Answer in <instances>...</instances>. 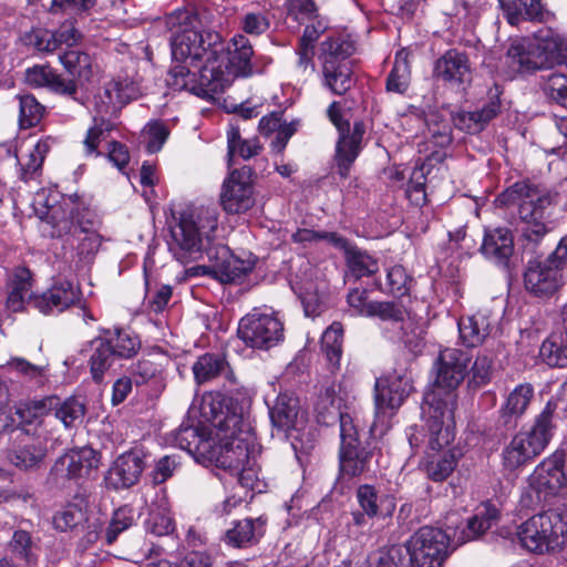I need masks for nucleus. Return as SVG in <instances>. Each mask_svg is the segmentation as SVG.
Listing matches in <instances>:
<instances>
[{
  "label": "nucleus",
  "instance_id": "40",
  "mask_svg": "<svg viewBox=\"0 0 567 567\" xmlns=\"http://www.w3.org/2000/svg\"><path fill=\"white\" fill-rule=\"evenodd\" d=\"M89 502L86 495L79 493L55 514L53 524L56 529L66 532L82 524L86 519Z\"/></svg>",
  "mask_w": 567,
  "mask_h": 567
},
{
  "label": "nucleus",
  "instance_id": "54",
  "mask_svg": "<svg viewBox=\"0 0 567 567\" xmlns=\"http://www.w3.org/2000/svg\"><path fill=\"white\" fill-rule=\"evenodd\" d=\"M354 45L343 38H329L321 43V59L331 62H350L348 58L353 53Z\"/></svg>",
  "mask_w": 567,
  "mask_h": 567
},
{
  "label": "nucleus",
  "instance_id": "14",
  "mask_svg": "<svg viewBox=\"0 0 567 567\" xmlns=\"http://www.w3.org/2000/svg\"><path fill=\"white\" fill-rule=\"evenodd\" d=\"M250 174L249 167L234 169L224 182L220 202L227 213L241 214L254 206L255 197Z\"/></svg>",
  "mask_w": 567,
  "mask_h": 567
},
{
  "label": "nucleus",
  "instance_id": "51",
  "mask_svg": "<svg viewBox=\"0 0 567 567\" xmlns=\"http://www.w3.org/2000/svg\"><path fill=\"white\" fill-rule=\"evenodd\" d=\"M113 128L114 124L110 120L100 115L95 116L93 118V126L87 130L86 136L83 141L85 154L87 156H100L101 153L97 151V147Z\"/></svg>",
  "mask_w": 567,
  "mask_h": 567
},
{
  "label": "nucleus",
  "instance_id": "4",
  "mask_svg": "<svg viewBox=\"0 0 567 567\" xmlns=\"http://www.w3.org/2000/svg\"><path fill=\"white\" fill-rule=\"evenodd\" d=\"M471 357L461 349L446 348L436 360V378L431 391L424 395L422 411L429 416L430 446L440 449L453 441L452 431L456 389L467 374Z\"/></svg>",
  "mask_w": 567,
  "mask_h": 567
},
{
  "label": "nucleus",
  "instance_id": "38",
  "mask_svg": "<svg viewBox=\"0 0 567 567\" xmlns=\"http://www.w3.org/2000/svg\"><path fill=\"white\" fill-rule=\"evenodd\" d=\"M51 138L40 140L25 156L18 158L19 178L25 183L37 179L42 173L43 162L51 148Z\"/></svg>",
  "mask_w": 567,
  "mask_h": 567
},
{
  "label": "nucleus",
  "instance_id": "10",
  "mask_svg": "<svg viewBox=\"0 0 567 567\" xmlns=\"http://www.w3.org/2000/svg\"><path fill=\"white\" fill-rule=\"evenodd\" d=\"M238 337L246 346L269 349L284 339V323L272 312L254 310L239 321Z\"/></svg>",
  "mask_w": 567,
  "mask_h": 567
},
{
  "label": "nucleus",
  "instance_id": "29",
  "mask_svg": "<svg viewBox=\"0 0 567 567\" xmlns=\"http://www.w3.org/2000/svg\"><path fill=\"white\" fill-rule=\"evenodd\" d=\"M497 518V509L491 505H484L466 520L463 527H455L453 537L458 545L474 540L488 530Z\"/></svg>",
  "mask_w": 567,
  "mask_h": 567
},
{
  "label": "nucleus",
  "instance_id": "3",
  "mask_svg": "<svg viewBox=\"0 0 567 567\" xmlns=\"http://www.w3.org/2000/svg\"><path fill=\"white\" fill-rule=\"evenodd\" d=\"M202 410L219 441L212 442L204 462L229 472L243 487H252L257 480L254 439L243 415L229 399L221 396L205 401Z\"/></svg>",
  "mask_w": 567,
  "mask_h": 567
},
{
  "label": "nucleus",
  "instance_id": "61",
  "mask_svg": "<svg viewBox=\"0 0 567 567\" xmlns=\"http://www.w3.org/2000/svg\"><path fill=\"white\" fill-rule=\"evenodd\" d=\"M146 140V151L151 154L157 153L169 136L168 127L158 121L148 123L143 131Z\"/></svg>",
  "mask_w": 567,
  "mask_h": 567
},
{
  "label": "nucleus",
  "instance_id": "9",
  "mask_svg": "<svg viewBox=\"0 0 567 567\" xmlns=\"http://www.w3.org/2000/svg\"><path fill=\"white\" fill-rule=\"evenodd\" d=\"M450 536L440 528L420 527L405 543L410 560L417 567H442L449 555Z\"/></svg>",
  "mask_w": 567,
  "mask_h": 567
},
{
  "label": "nucleus",
  "instance_id": "59",
  "mask_svg": "<svg viewBox=\"0 0 567 567\" xmlns=\"http://www.w3.org/2000/svg\"><path fill=\"white\" fill-rule=\"evenodd\" d=\"M10 372H16L28 381H33L37 384L44 382L45 368L43 365L34 364L21 357H12L6 364Z\"/></svg>",
  "mask_w": 567,
  "mask_h": 567
},
{
  "label": "nucleus",
  "instance_id": "25",
  "mask_svg": "<svg viewBox=\"0 0 567 567\" xmlns=\"http://www.w3.org/2000/svg\"><path fill=\"white\" fill-rule=\"evenodd\" d=\"M482 254L502 267H507L514 252V239L508 228L499 227L485 233Z\"/></svg>",
  "mask_w": 567,
  "mask_h": 567
},
{
  "label": "nucleus",
  "instance_id": "18",
  "mask_svg": "<svg viewBox=\"0 0 567 567\" xmlns=\"http://www.w3.org/2000/svg\"><path fill=\"white\" fill-rule=\"evenodd\" d=\"M100 227L101 219L90 209H83L79 215V230L70 240H76L75 256L79 262L87 265L97 254L102 244V236L99 234Z\"/></svg>",
  "mask_w": 567,
  "mask_h": 567
},
{
  "label": "nucleus",
  "instance_id": "45",
  "mask_svg": "<svg viewBox=\"0 0 567 567\" xmlns=\"http://www.w3.org/2000/svg\"><path fill=\"white\" fill-rule=\"evenodd\" d=\"M92 353L89 359L90 372L96 383L104 380L105 373L111 369L115 361V355L111 348L102 338L92 341Z\"/></svg>",
  "mask_w": 567,
  "mask_h": 567
},
{
  "label": "nucleus",
  "instance_id": "23",
  "mask_svg": "<svg viewBox=\"0 0 567 567\" xmlns=\"http://www.w3.org/2000/svg\"><path fill=\"white\" fill-rule=\"evenodd\" d=\"M543 449L526 432L516 433L503 449L502 464L507 471H515L534 460Z\"/></svg>",
  "mask_w": 567,
  "mask_h": 567
},
{
  "label": "nucleus",
  "instance_id": "6",
  "mask_svg": "<svg viewBox=\"0 0 567 567\" xmlns=\"http://www.w3.org/2000/svg\"><path fill=\"white\" fill-rule=\"evenodd\" d=\"M330 419L339 417L340 446L339 466L344 476L357 477L370 470L372 460L377 454V444L373 440H362V431L349 413L330 411ZM318 421L329 424V417L320 411L318 405Z\"/></svg>",
  "mask_w": 567,
  "mask_h": 567
},
{
  "label": "nucleus",
  "instance_id": "53",
  "mask_svg": "<svg viewBox=\"0 0 567 567\" xmlns=\"http://www.w3.org/2000/svg\"><path fill=\"white\" fill-rule=\"evenodd\" d=\"M9 549L17 558L32 563L37 557L38 546L29 532L17 529L9 542Z\"/></svg>",
  "mask_w": 567,
  "mask_h": 567
},
{
  "label": "nucleus",
  "instance_id": "49",
  "mask_svg": "<svg viewBox=\"0 0 567 567\" xmlns=\"http://www.w3.org/2000/svg\"><path fill=\"white\" fill-rule=\"evenodd\" d=\"M227 146L229 165H231V161L235 154H238L243 159H249L258 155L262 150V146L257 138H241L239 128L233 125L227 132Z\"/></svg>",
  "mask_w": 567,
  "mask_h": 567
},
{
  "label": "nucleus",
  "instance_id": "13",
  "mask_svg": "<svg viewBox=\"0 0 567 567\" xmlns=\"http://www.w3.org/2000/svg\"><path fill=\"white\" fill-rule=\"evenodd\" d=\"M100 465L97 453L84 446L61 455L53 464L50 478L56 486L63 487L68 481L87 477Z\"/></svg>",
  "mask_w": 567,
  "mask_h": 567
},
{
  "label": "nucleus",
  "instance_id": "27",
  "mask_svg": "<svg viewBox=\"0 0 567 567\" xmlns=\"http://www.w3.org/2000/svg\"><path fill=\"white\" fill-rule=\"evenodd\" d=\"M410 384L401 378L378 379L375 382V409L378 412L395 410L410 392Z\"/></svg>",
  "mask_w": 567,
  "mask_h": 567
},
{
  "label": "nucleus",
  "instance_id": "24",
  "mask_svg": "<svg viewBox=\"0 0 567 567\" xmlns=\"http://www.w3.org/2000/svg\"><path fill=\"white\" fill-rule=\"evenodd\" d=\"M196 384L202 385L218 378H225L230 384L236 383V377L225 354L205 353L197 358L192 367Z\"/></svg>",
  "mask_w": 567,
  "mask_h": 567
},
{
  "label": "nucleus",
  "instance_id": "58",
  "mask_svg": "<svg viewBox=\"0 0 567 567\" xmlns=\"http://www.w3.org/2000/svg\"><path fill=\"white\" fill-rule=\"evenodd\" d=\"M368 317L378 318L385 322H402L405 318L404 307L396 301H372Z\"/></svg>",
  "mask_w": 567,
  "mask_h": 567
},
{
  "label": "nucleus",
  "instance_id": "55",
  "mask_svg": "<svg viewBox=\"0 0 567 567\" xmlns=\"http://www.w3.org/2000/svg\"><path fill=\"white\" fill-rule=\"evenodd\" d=\"M135 520V513L134 509L128 506L124 505L120 508H117L112 516V519L105 530V540L109 545L113 544L117 536L130 528Z\"/></svg>",
  "mask_w": 567,
  "mask_h": 567
},
{
  "label": "nucleus",
  "instance_id": "12",
  "mask_svg": "<svg viewBox=\"0 0 567 567\" xmlns=\"http://www.w3.org/2000/svg\"><path fill=\"white\" fill-rule=\"evenodd\" d=\"M567 457L564 451H555L543 460L529 475V486L545 496L567 493Z\"/></svg>",
  "mask_w": 567,
  "mask_h": 567
},
{
  "label": "nucleus",
  "instance_id": "33",
  "mask_svg": "<svg viewBox=\"0 0 567 567\" xmlns=\"http://www.w3.org/2000/svg\"><path fill=\"white\" fill-rule=\"evenodd\" d=\"M102 338L110 346L111 351L116 359L126 360L135 357L141 348L142 341L140 337L125 329L115 328L114 330H103Z\"/></svg>",
  "mask_w": 567,
  "mask_h": 567
},
{
  "label": "nucleus",
  "instance_id": "11",
  "mask_svg": "<svg viewBox=\"0 0 567 567\" xmlns=\"http://www.w3.org/2000/svg\"><path fill=\"white\" fill-rule=\"evenodd\" d=\"M328 116L340 133L334 159L337 163L338 174L341 178L346 179L349 177L351 166L360 153L365 127L362 122H355L352 131L350 132L349 123L342 121L340 104L338 102H332L330 104L328 109Z\"/></svg>",
  "mask_w": 567,
  "mask_h": 567
},
{
  "label": "nucleus",
  "instance_id": "7",
  "mask_svg": "<svg viewBox=\"0 0 567 567\" xmlns=\"http://www.w3.org/2000/svg\"><path fill=\"white\" fill-rule=\"evenodd\" d=\"M517 537L534 554L559 550L567 543V516L555 509L533 515L518 526Z\"/></svg>",
  "mask_w": 567,
  "mask_h": 567
},
{
  "label": "nucleus",
  "instance_id": "32",
  "mask_svg": "<svg viewBox=\"0 0 567 567\" xmlns=\"http://www.w3.org/2000/svg\"><path fill=\"white\" fill-rule=\"evenodd\" d=\"M32 276L27 268H17L9 282V291L7 297V308L13 312L22 311L29 302L30 296H35L31 292Z\"/></svg>",
  "mask_w": 567,
  "mask_h": 567
},
{
  "label": "nucleus",
  "instance_id": "17",
  "mask_svg": "<svg viewBox=\"0 0 567 567\" xmlns=\"http://www.w3.org/2000/svg\"><path fill=\"white\" fill-rule=\"evenodd\" d=\"M145 468V457L141 451L131 450L118 455L110 466L105 483L114 491L134 486Z\"/></svg>",
  "mask_w": 567,
  "mask_h": 567
},
{
  "label": "nucleus",
  "instance_id": "60",
  "mask_svg": "<svg viewBox=\"0 0 567 567\" xmlns=\"http://www.w3.org/2000/svg\"><path fill=\"white\" fill-rule=\"evenodd\" d=\"M540 87L543 92L558 103L567 100V75L554 72L542 78Z\"/></svg>",
  "mask_w": 567,
  "mask_h": 567
},
{
  "label": "nucleus",
  "instance_id": "42",
  "mask_svg": "<svg viewBox=\"0 0 567 567\" xmlns=\"http://www.w3.org/2000/svg\"><path fill=\"white\" fill-rule=\"evenodd\" d=\"M355 497L360 508L368 514L369 518L378 516L390 517L394 513V502L386 499V505L383 507L384 502L380 499L378 491L372 485H360L357 488Z\"/></svg>",
  "mask_w": 567,
  "mask_h": 567
},
{
  "label": "nucleus",
  "instance_id": "21",
  "mask_svg": "<svg viewBox=\"0 0 567 567\" xmlns=\"http://www.w3.org/2000/svg\"><path fill=\"white\" fill-rule=\"evenodd\" d=\"M533 39H522L511 43L507 49L509 65L519 73H534L549 69Z\"/></svg>",
  "mask_w": 567,
  "mask_h": 567
},
{
  "label": "nucleus",
  "instance_id": "47",
  "mask_svg": "<svg viewBox=\"0 0 567 567\" xmlns=\"http://www.w3.org/2000/svg\"><path fill=\"white\" fill-rule=\"evenodd\" d=\"M342 339L343 329L340 322H333L321 337V350L332 371L340 365Z\"/></svg>",
  "mask_w": 567,
  "mask_h": 567
},
{
  "label": "nucleus",
  "instance_id": "1",
  "mask_svg": "<svg viewBox=\"0 0 567 567\" xmlns=\"http://www.w3.org/2000/svg\"><path fill=\"white\" fill-rule=\"evenodd\" d=\"M171 32L172 56L167 84L175 90H187L204 99H214L224 91L234 76H250L255 72L254 50L244 34H236L228 44L221 35L205 29L193 8L177 9L165 18Z\"/></svg>",
  "mask_w": 567,
  "mask_h": 567
},
{
  "label": "nucleus",
  "instance_id": "62",
  "mask_svg": "<svg viewBox=\"0 0 567 567\" xmlns=\"http://www.w3.org/2000/svg\"><path fill=\"white\" fill-rule=\"evenodd\" d=\"M145 286L147 308L155 313L164 311L173 295L172 287L169 285H162L152 292L147 280Z\"/></svg>",
  "mask_w": 567,
  "mask_h": 567
},
{
  "label": "nucleus",
  "instance_id": "48",
  "mask_svg": "<svg viewBox=\"0 0 567 567\" xmlns=\"http://www.w3.org/2000/svg\"><path fill=\"white\" fill-rule=\"evenodd\" d=\"M45 455V446L40 442H32L13 450L9 455V460L21 470H32L43 462Z\"/></svg>",
  "mask_w": 567,
  "mask_h": 567
},
{
  "label": "nucleus",
  "instance_id": "46",
  "mask_svg": "<svg viewBox=\"0 0 567 567\" xmlns=\"http://www.w3.org/2000/svg\"><path fill=\"white\" fill-rule=\"evenodd\" d=\"M344 259L350 274L355 279L372 276L379 270L378 260L354 245L348 249Z\"/></svg>",
  "mask_w": 567,
  "mask_h": 567
},
{
  "label": "nucleus",
  "instance_id": "28",
  "mask_svg": "<svg viewBox=\"0 0 567 567\" xmlns=\"http://www.w3.org/2000/svg\"><path fill=\"white\" fill-rule=\"evenodd\" d=\"M534 398V389L529 383H522L509 392L499 413V419L504 425L513 429L517 425L518 419L526 412L532 399Z\"/></svg>",
  "mask_w": 567,
  "mask_h": 567
},
{
  "label": "nucleus",
  "instance_id": "22",
  "mask_svg": "<svg viewBox=\"0 0 567 567\" xmlns=\"http://www.w3.org/2000/svg\"><path fill=\"white\" fill-rule=\"evenodd\" d=\"M433 75L450 85H461L471 80L468 56L455 49L446 51L434 65Z\"/></svg>",
  "mask_w": 567,
  "mask_h": 567
},
{
  "label": "nucleus",
  "instance_id": "15",
  "mask_svg": "<svg viewBox=\"0 0 567 567\" xmlns=\"http://www.w3.org/2000/svg\"><path fill=\"white\" fill-rule=\"evenodd\" d=\"M138 94L136 85L128 79H112L94 95L93 107L97 115L105 118L116 116Z\"/></svg>",
  "mask_w": 567,
  "mask_h": 567
},
{
  "label": "nucleus",
  "instance_id": "19",
  "mask_svg": "<svg viewBox=\"0 0 567 567\" xmlns=\"http://www.w3.org/2000/svg\"><path fill=\"white\" fill-rule=\"evenodd\" d=\"M561 285V272L557 266H551L545 260H529L524 272L525 289L539 298L554 295Z\"/></svg>",
  "mask_w": 567,
  "mask_h": 567
},
{
  "label": "nucleus",
  "instance_id": "63",
  "mask_svg": "<svg viewBox=\"0 0 567 567\" xmlns=\"http://www.w3.org/2000/svg\"><path fill=\"white\" fill-rule=\"evenodd\" d=\"M470 383L475 386H482L491 381L492 377V359L483 353L476 357L471 370Z\"/></svg>",
  "mask_w": 567,
  "mask_h": 567
},
{
  "label": "nucleus",
  "instance_id": "31",
  "mask_svg": "<svg viewBox=\"0 0 567 567\" xmlns=\"http://www.w3.org/2000/svg\"><path fill=\"white\" fill-rule=\"evenodd\" d=\"M59 60L72 76L66 81L76 83V91L91 80L93 75L92 59L87 53L78 49H66L59 54Z\"/></svg>",
  "mask_w": 567,
  "mask_h": 567
},
{
  "label": "nucleus",
  "instance_id": "36",
  "mask_svg": "<svg viewBox=\"0 0 567 567\" xmlns=\"http://www.w3.org/2000/svg\"><path fill=\"white\" fill-rule=\"evenodd\" d=\"M323 84L332 93L342 95L354 84L351 62H331L322 63Z\"/></svg>",
  "mask_w": 567,
  "mask_h": 567
},
{
  "label": "nucleus",
  "instance_id": "20",
  "mask_svg": "<svg viewBox=\"0 0 567 567\" xmlns=\"http://www.w3.org/2000/svg\"><path fill=\"white\" fill-rule=\"evenodd\" d=\"M498 312L487 307L458 321L460 338L466 347H477L492 333L498 322Z\"/></svg>",
  "mask_w": 567,
  "mask_h": 567
},
{
  "label": "nucleus",
  "instance_id": "50",
  "mask_svg": "<svg viewBox=\"0 0 567 567\" xmlns=\"http://www.w3.org/2000/svg\"><path fill=\"white\" fill-rule=\"evenodd\" d=\"M409 53L400 50L394 60L393 68L386 79L388 91L404 93L409 86L410 66L408 62Z\"/></svg>",
  "mask_w": 567,
  "mask_h": 567
},
{
  "label": "nucleus",
  "instance_id": "16",
  "mask_svg": "<svg viewBox=\"0 0 567 567\" xmlns=\"http://www.w3.org/2000/svg\"><path fill=\"white\" fill-rule=\"evenodd\" d=\"M82 291L80 285L68 279L56 280L47 291L39 296H30L29 302L42 313L62 312L65 309L81 305Z\"/></svg>",
  "mask_w": 567,
  "mask_h": 567
},
{
  "label": "nucleus",
  "instance_id": "52",
  "mask_svg": "<svg viewBox=\"0 0 567 567\" xmlns=\"http://www.w3.org/2000/svg\"><path fill=\"white\" fill-rule=\"evenodd\" d=\"M19 124L22 128H29L40 123L45 107L33 95H19Z\"/></svg>",
  "mask_w": 567,
  "mask_h": 567
},
{
  "label": "nucleus",
  "instance_id": "57",
  "mask_svg": "<svg viewBox=\"0 0 567 567\" xmlns=\"http://www.w3.org/2000/svg\"><path fill=\"white\" fill-rule=\"evenodd\" d=\"M53 411L65 427H72L78 422H82L85 414V405L75 398H69L62 403L59 401V405Z\"/></svg>",
  "mask_w": 567,
  "mask_h": 567
},
{
  "label": "nucleus",
  "instance_id": "8",
  "mask_svg": "<svg viewBox=\"0 0 567 567\" xmlns=\"http://www.w3.org/2000/svg\"><path fill=\"white\" fill-rule=\"evenodd\" d=\"M35 213L40 217V231L50 238H61L70 243L71 237L79 230L80 208L72 202L50 205L44 202V192L38 193L34 199Z\"/></svg>",
  "mask_w": 567,
  "mask_h": 567
},
{
  "label": "nucleus",
  "instance_id": "26",
  "mask_svg": "<svg viewBox=\"0 0 567 567\" xmlns=\"http://www.w3.org/2000/svg\"><path fill=\"white\" fill-rule=\"evenodd\" d=\"M27 82L34 86H48L54 93L71 97L76 102L81 99L76 96V83L66 81L61 74L49 66H33L27 70Z\"/></svg>",
  "mask_w": 567,
  "mask_h": 567
},
{
  "label": "nucleus",
  "instance_id": "34",
  "mask_svg": "<svg viewBox=\"0 0 567 567\" xmlns=\"http://www.w3.org/2000/svg\"><path fill=\"white\" fill-rule=\"evenodd\" d=\"M557 402L549 400L544 409L535 416L530 430L526 431L543 449L549 444L557 427Z\"/></svg>",
  "mask_w": 567,
  "mask_h": 567
},
{
  "label": "nucleus",
  "instance_id": "30",
  "mask_svg": "<svg viewBox=\"0 0 567 567\" xmlns=\"http://www.w3.org/2000/svg\"><path fill=\"white\" fill-rule=\"evenodd\" d=\"M549 69L567 64V38L553 29L539 30L533 38Z\"/></svg>",
  "mask_w": 567,
  "mask_h": 567
},
{
  "label": "nucleus",
  "instance_id": "39",
  "mask_svg": "<svg viewBox=\"0 0 567 567\" xmlns=\"http://www.w3.org/2000/svg\"><path fill=\"white\" fill-rule=\"evenodd\" d=\"M265 520L245 518L235 523L226 533V542L234 547H245L255 544L264 535Z\"/></svg>",
  "mask_w": 567,
  "mask_h": 567
},
{
  "label": "nucleus",
  "instance_id": "5",
  "mask_svg": "<svg viewBox=\"0 0 567 567\" xmlns=\"http://www.w3.org/2000/svg\"><path fill=\"white\" fill-rule=\"evenodd\" d=\"M557 194L529 182H517L497 198L502 205H518V231L525 247H536L549 233L546 220L549 207L556 203Z\"/></svg>",
  "mask_w": 567,
  "mask_h": 567
},
{
  "label": "nucleus",
  "instance_id": "37",
  "mask_svg": "<svg viewBox=\"0 0 567 567\" xmlns=\"http://www.w3.org/2000/svg\"><path fill=\"white\" fill-rule=\"evenodd\" d=\"M269 413L274 426L288 432L296 426L299 414V401L293 394L280 393Z\"/></svg>",
  "mask_w": 567,
  "mask_h": 567
},
{
  "label": "nucleus",
  "instance_id": "64",
  "mask_svg": "<svg viewBox=\"0 0 567 567\" xmlns=\"http://www.w3.org/2000/svg\"><path fill=\"white\" fill-rule=\"evenodd\" d=\"M406 548L392 545L379 551L377 567H402L406 560Z\"/></svg>",
  "mask_w": 567,
  "mask_h": 567
},
{
  "label": "nucleus",
  "instance_id": "56",
  "mask_svg": "<svg viewBox=\"0 0 567 567\" xmlns=\"http://www.w3.org/2000/svg\"><path fill=\"white\" fill-rule=\"evenodd\" d=\"M127 372L136 385H142L161 375L162 367L147 355L133 362L127 368Z\"/></svg>",
  "mask_w": 567,
  "mask_h": 567
},
{
  "label": "nucleus",
  "instance_id": "44",
  "mask_svg": "<svg viewBox=\"0 0 567 567\" xmlns=\"http://www.w3.org/2000/svg\"><path fill=\"white\" fill-rule=\"evenodd\" d=\"M59 405L58 396H47L41 400H33L20 404L16 409V414L21 425L41 424L43 416L49 414Z\"/></svg>",
  "mask_w": 567,
  "mask_h": 567
},
{
  "label": "nucleus",
  "instance_id": "2",
  "mask_svg": "<svg viewBox=\"0 0 567 567\" xmlns=\"http://www.w3.org/2000/svg\"><path fill=\"white\" fill-rule=\"evenodd\" d=\"M217 225L218 215L214 208L183 212L178 223L171 229V249L182 262L197 260L206 252L212 264L202 266L203 272L221 282L240 280L254 269L255 261L231 255L225 246H210Z\"/></svg>",
  "mask_w": 567,
  "mask_h": 567
},
{
  "label": "nucleus",
  "instance_id": "41",
  "mask_svg": "<svg viewBox=\"0 0 567 567\" xmlns=\"http://www.w3.org/2000/svg\"><path fill=\"white\" fill-rule=\"evenodd\" d=\"M539 358L544 363L553 368L567 367V333L564 331L551 332L542 343Z\"/></svg>",
  "mask_w": 567,
  "mask_h": 567
},
{
  "label": "nucleus",
  "instance_id": "35",
  "mask_svg": "<svg viewBox=\"0 0 567 567\" xmlns=\"http://www.w3.org/2000/svg\"><path fill=\"white\" fill-rule=\"evenodd\" d=\"M429 442L430 440L427 441V450L425 452L426 457L423 462V468L430 480L434 482H443L453 473L457 463V456L453 451H449L443 454H435V452H439L444 447V445L440 449H432ZM449 444L450 442L447 445Z\"/></svg>",
  "mask_w": 567,
  "mask_h": 567
},
{
  "label": "nucleus",
  "instance_id": "43",
  "mask_svg": "<svg viewBox=\"0 0 567 567\" xmlns=\"http://www.w3.org/2000/svg\"><path fill=\"white\" fill-rule=\"evenodd\" d=\"M174 440L179 449L187 451L203 462L213 442L212 439L204 437L198 429L194 426H181L175 433Z\"/></svg>",
  "mask_w": 567,
  "mask_h": 567
}]
</instances>
